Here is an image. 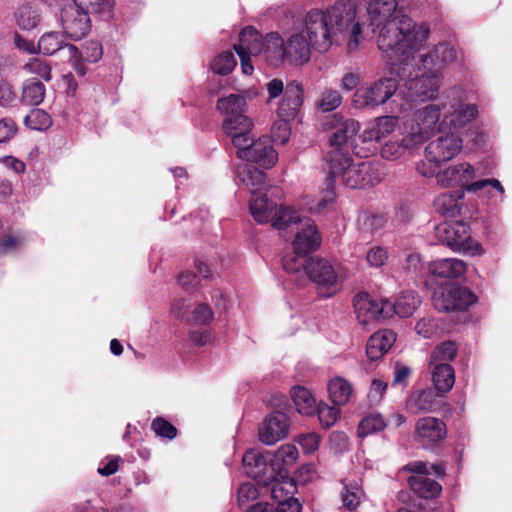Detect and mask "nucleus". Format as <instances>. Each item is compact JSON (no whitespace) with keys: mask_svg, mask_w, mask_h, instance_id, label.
I'll list each match as a JSON object with an SVG mask.
<instances>
[{"mask_svg":"<svg viewBox=\"0 0 512 512\" xmlns=\"http://www.w3.org/2000/svg\"><path fill=\"white\" fill-rule=\"evenodd\" d=\"M46 88L44 84L35 79L24 82L22 88L21 102L27 106H38L45 97Z\"/></svg>","mask_w":512,"mask_h":512,"instance_id":"42","label":"nucleus"},{"mask_svg":"<svg viewBox=\"0 0 512 512\" xmlns=\"http://www.w3.org/2000/svg\"><path fill=\"white\" fill-rule=\"evenodd\" d=\"M458 197L454 193H443L434 201L435 208L442 214L453 215L458 208Z\"/></svg>","mask_w":512,"mask_h":512,"instance_id":"55","label":"nucleus"},{"mask_svg":"<svg viewBox=\"0 0 512 512\" xmlns=\"http://www.w3.org/2000/svg\"><path fill=\"white\" fill-rule=\"evenodd\" d=\"M296 227L297 232L292 243L294 249L310 254L320 246L321 236L313 220L303 218Z\"/></svg>","mask_w":512,"mask_h":512,"instance_id":"21","label":"nucleus"},{"mask_svg":"<svg viewBox=\"0 0 512 512\" xmlns=\"http://www.w3.org/2000/svg\"><path fill=\"white\" fill-rule=\"evenodd\" d=\"M237 62L231 51H225L216 56L211 63V69L218 75H228L233 71Z\"/></svg>","mask_w":512,"mask_h":512,"instance_id":"49","label":"nucleus"},{"mask_svg":"<svg viewBox=\"0 0 512 512\" xmlns=\"http://www.w3.org/2000/svg\"><path fill=\"white\" fill-rule=\"evenodd\" d=\"M437 394L432 388L417 389L411 392L405 402L410 414L429 412L432 410Z\"/></svg>","mask_w":512,"mask_h":512,"instance_id":"27","label":"nucleus"},{"mask_svg":"<svg viewBox=\"0 0 512 512\" xmlns=\"http://www.w3.org/2000/svg\"><path fill=\"white\" fill-rule=\"evenodd\" d=\"M306 277L316 285L323 297H331L339 290L338 274L327 259L311 257L306 267Z\"/></svg>","mask_w":512,"mask_h":512,"instance_id":"12","label":"nucleus"},{"mask_svg":"<svg viewBox=\"0 0 512 512\" xmlns=\"http://www.w3.org/2000/svg\"><path fill=\"white\" fill-rule=\"evenodd\" d=\"M68 43L62 32L52 31L43 34L38 41V50L44 55H53L62 48H67Z\"/></svg>","mask_w":512,"mask_h":512,"instance_id":"43","label":"nucleus"},{"mask_svg":"<svg viewBox=\"0 0 512 512\" xmlns=\"http://www.w3.org/2000/svg\"><path fill=\"white\" fill-rule=\"evenodd\" d=\"M236 177L245 186L252 190L259 189V192H262L266 180V174L262 170L248 164H241L237 167Z\"/></svg>","mask_w":512,"mask_h":512,"instance_id":"36","label":"nucleus"},{"mask_svg":"<svg viewBox=\"0 0 512 512\" xmlns=\"http://www.w3.org/2000/svg\"><path fill=\"white\" fill-rule=\"evenodd\" d=\"M397 126V116L387 115L378 117L375 119V122L372 125H370L363 131V141L381 142L382 139L393 133L396 130Z\"/></svg>","mask_w":512,"mask_h":512,"instance_id":"26","label":"nucleus"},{"mask_svg":"<svg viewBox=\"0 0 512 512\" xmlns=\"http://www.w3.org/2000/svg\"><path fill=\"white\" fill-rule=\"evenodd\" d=\"M466 269V263L457 258L438 259L429 264V272L440 278H458Z\"/></svg>","mask_w":512,"mask_h":512,"instance_id":"28","label":"nucleus"},{"mask_svg":"<svg viewBox=\"0 0 512 512\" xmlns=\"http://www.w3.org/2000/svg\"><path fill=\"white\" fill-rule=\"evenodd\" d=\"M241 159L247 162H254L263 168L269 169L276 164L278 153L267 138H259L255 140L249 149L241 150Z\"/></svg>","mask_w":512,"mask_h":512,"instance_id":"19","label":"nucleus"},{"mask_svg":"<svg viewBox=\"0 0 512 512\" xmlns=\"http://www.w3.org/2000/svg\"><path fill=\"white\" fill-rule=\"evenodd\" d=\"M152 430L157 436L167 439H174L177 435V429L162 417H157L151 424Z\"/></svg>","mask_w":512,"mask_h":512,"instance_id":"60","label":"nucleus"},{"mask_svg":"<svg viewBox=\"0 0 512 512\" xmlns=\"http://www.w3.org/2000/svg\"><path fill=\"white\" fill-rule=\"evenodd\" d=\"M289 419L282 412H274L266 417L261 429L259 439L266 445H274L288 435Z\"/></svg>","mask_w":512,"mask_h":512,"instance_id":"18","label":"nucleus"},{"mask_svg":"<svg viewBox=\"0 0 512 512\" xmlns=\"http://www.w3.org/2000/svg\"><path fill=\"white\" fill-rule=\"evenodd\" d=\"M212 319L213 312L210 306L205 303H201L194 309V311L188 318V321L196 325H206Z\"/></svg>","mask_w":512,"mask_h":512,"instance_id":"62","label":"nucleus"},{"mask_svg":"<svg viewBox=\"0 0 512 512\" xmlns=\"http://www.w3.org/2000/svg\"><path fill=\"white\" fill-rule=\"evenodd\" d=\"M342 103V96L337 90L327 89L322 94L317 103L319 109L323 112H330L338 108Z\"/></svg>","mask_w":512,"mask_h":512,"instance_id":"54","label":"nucleus"},{"mask_svg":"<svg viewBox=\"0 0 512 512\" xmlns=\"http://www.w3.org/2000/svg\"><path fill=\"white\" fill-rule=\"evenodd\" d=\"M415 434L418 442L422 446L429 448L446 438L447 427L441 419L426 416L416 421Z\"/></svg>","mask_w":512,"mask_h":512,"instance_id":"17","label":"nucleus"},{"mask_svg":"<svg viewBox=\"0 0 512 512\" xmlns=\"http://www.w3.org/2000/svg\"><path fill=\"white\" fill-rule=\"evenodd\" d=\"M323 126L331 130L329 136L330 150L326 155L327 162L351 155L360 129L359 123L354 119H344L343 116L337 113L327 116L323 121Z\"/></svg>","mask_w":512,"mask_h":512,"instance_id":"5","label":"nucleus"},{"mask_svg":"<svg viewBox=\"0 0 512 512\" xmlns=\"http://www.w3.org/2000/svg\"><path fill=\"white\" fill-rule=\"evenodd\" d=\"M243 466L246 474L254 479L265 475L267 463L264 456L256 450H248L243 456Z\"/></svg>","mask_w":512,"mask_h":512,"instance_id":"39","label":"nucleus"},{"mask_svg":"<svg viewBox=\"0 0 512 512\" xmlns=\"http://www.w3.org/2000/svg\"><path fill=\"white\" fill-rule=\"evenodd\" d=\"M82 53V58L89 63L98 62L103 56V47L98 41H88L85 43Z\"/></svg>","mask_w":512,"mask_h":512,"instance_id":"63","label":"nucleus"},{"mask_svg":"<svg viewBox=\"0 0 512 512\" xmlns=\"http://www.w3.org/2000/svg\"><path fill=\"white\" fill-rule=\"evenodd\" d=\"M312 43L303 32H295L286 41L287 59L296 64L310 60Z\"/></svg>","mask_w":512,"mask_h":512,"instance_id":"24","label":"nucleus"},{"mask_svg":"<svg viewBox=\"0 0 512 512\" xmlns=\"http://www.w3.org/2000/svg\"><path fill=\"white\" fill-rule=\"evenodd\" d=\"M291 397L296 410L303 415H313L316 410V400L311 392L304 387H294L291 391Z\"/></svg>","mask_w":512,"mask_h":512,"instance_id":"40","label":"nucleus"},{"mask_svg":"<svg viewBox=\"0 0 512 512\" xmlns=\"http://www.w3.org/2000/svg\"><path fill=\"white\" fill-rule=\"evenodd\" d=\"M388 258V251L378 245L371 247L366 255L367 263L372 268H381L387 263Z\"/></svg>","mask_w":512,"mask_h":512,"instance_id":"58","label":"nucleus"},{"mask_svg":"<svg viewBox=\"0 0 512 512\" xmlns=\"http://www.w3.org/2000/svg\"><path fill=\"white\" fill-rule=\"evenodd\" d=\"M263 49L267 58L273 63L287 59L286 42L277 32H271L266 35Z\"/></svg>","mask_w":512,"mask_h":512,"instance_id":"38","label":"nucleus"},{"mask_svg":"<svg viewBox=\"0 0 512 512\" xmlns=\"http://www.w3.org/2000/svg\"><path fill=\"white\" fill-rule=\"evenodd\" d=\"M367 20L376 33L377 46L391 60L406 62L428 39L430 29L426 24L416 25L406 15H396V0H364Z\"/></svg>","mask_w":512,"mask_h":512,"instance_id":"1","label":"nucleus"},{"mask_svg":"<svg viewBox=\"0 0 512 512\" xmlns=\"http://www.w3.org/2000/svg\"><path fill=\"white\" fill-rule=\"evenodd\" d=\"M419 146L418 142L410 135H407L401 139H391L387 141L381 148V156L389 161H394L405 155L406 152H412Z\"/></svg>","mask_w":512,"mask_h":512,"instance_id":"29","label":"nucleus"},{"mask_svg":"<svg viewBox=\"0 0 512 512\" xmlns=\"http://www.w3.org/2000/svg\"><path fill=\"white\" fill-rule=\"evenodd\" d=\"M315 412H317L319 421L324 428L332 427L336 423L339 415L338 408L329 406L326 403H319L316 406Z\"/></svg>","mask_w":512,"mask_h":512,"instance_id":"53","label":"nucleus"},{"mask_svg":"<svg viewBox=\"0 0 512 512\" xmlns=\"http://www.w3.org/2000/svg\"><path fill=\"white\" fill-rule=\"evenodd\" d=\"M384 417L379 413H372L364 417L358 426V435L365 437L383 430L387 426Z\"/></svg>","mask_w":512,"mask_h":512,"instance_id":"47","label":"nucleus"},{"mask_svg":"<svg viewBox=\"0 0 512 512\" xmlns=\"http://www.w3.org/2000/svg\"><path fill=\"white\" fill-rule=\"evenodd\" d=\"M304 32L312 47L319 52H326L333 43V28L326 12L319 9L310 10L303 21Z\"/></svg>","mask_w":512,"mask_h":512,"instance_id":"10","label":"nucleus"},{"mask_svg":"<svg viewBox=\"0 0 512 512\" xmlns=\"http://www.w3.org/2000/svg\"><path fill=\"white\" fill-rule=\"evenodd\" d=\"M303 103L302 86L296 82H290L286 85L284 97L278 108L280 118L294 119Z\"/></svg>","mask_w":512,"mask_h":512,"instance_id":"23","label":"nucleus"},{"mask_svg":"<svg viewBox=\"0 0 512 512\" xmlns=\"http://www.w3.org/2000/svg\"><path fill=\"white\" fill-rule=\"evenodd\" d=\"M15 21L20 29L32 30L39 25L41 14L36 7L23 5L16 11Z\"/></svg>","mask_w":512,"mask_h":512,"instance_id":"44","label":"nucleus"},{"mask_svg":"<svg viewBox=\"0 0 512 512\" xmlns=\"http://www.w3.org/2000/svg\"><path fill=\"white\" fill-rule=\"evenodd\" d=\"M457 355V346L453 341H445L435 347L430 356V365L449 364Z\"/></svg>","mask_w":512,"mask_h":512,"instance_id":"46","label":"nucleus"},{"mask_svg":"<svg viewBox=\"0 0 512 512\" xmlns=\"http://www.w3.org/2000/svg\"><path fill=\"white\" fill-rule=\"evenodd\" d=\"M291 119L280 118L275 121L271 128V139L275 143L284 144L290 137L289 121Z\"/></svg>","mask_w":512,"mask_h":512,"instance_id":"56","label":"nucleus"},{"mask_svg":"<svg viewBox=\"0 0 512 512\" xmlns=\"http://www.w3.org/2000/svg\"><path fill=\"white\" fill-rule=\"evenodd\" d=\"M396 334L389 329H383L370 336L366 345V354L372 361L379 360L392 347Z\"/></svg>","mask_w":512,"mask_h":512,"instance_id":"25","label":"nucleus"},{"mask_svg":"<svg viewBox=\"0 0 512 512\" xmlns=\"http://www.w3.org/2000/svg\"><path fill=\"white\" fill-rule=\"evenodd\" d=\"M330 399L335 405H345L348 403L352 393V385L344 378L336 377L330 380L328 384Z\"/></svg>","mask_w":512,"mask_h":512,"instance_id":"41","label":"nucleus"},{"mask_svg":"<svg viewBox=\"0 0 512 512\" xmlns=\"http://www.w3.org/2000/svg\"><path fill=\"white\" fill-rule=\"evenodd\" d=\"M388 388L387 381L381 378H374L371 381L369 391H368V400L371 405H377L381 402L386 390Z\"/></svg>","mask_w":512,"mask_h":512,"instance_id":"59","label":"nucleus"},{"mask_svg":"<svg viewBox=\"0 0 512 512\" xmlns=\"http://www.w3.org/2000/svg\"><path fill=\"white\" fill-rule=\"evenodd\" d=\"M463 140L456 132H449L428 143L425 158L430 163L441 164L456 157L462 149Z\"/></svg>","mask_w":512,"mask_h":512,"instance_id":"14","label":"nucleus"},{"mask_svg":"<svg viewBox=\"0 0 512 512\" xmlns=\"http://www.w3.org/2000/svg\"><path fill=\"white\" fill-rule=\"evenodd\" d=\"M295 492L296 485L293 479L277 480L271 487V496L276 503L294 498Z\"/></svg>","mask_w":512,"mask_h":512,"instance_id":"48","label":"nucleus"},{"mask_svg":"<svg viewBox=\"0 0 512 512\" xmlns=\"http://www.w3.org/2000/svg\"><path fill=\"white\" fill-rule=\"evenodd\" d=\"M253 122L249 117L238 118V124L233 125L231 120L223 121L224 132L232 138V144L237 148V156L241 159V150L249 149L255 142L249 136Z\"/></svg>","mask_w":512,"mask_h":512,"instance_id":"20","label":"nucleus"},{"mask_svg":"<svg viewBox=\"0 0 512 512\" xmlns=\"http://www.w3.org/2000/svg\"><path fill=\"white\" fill-rule=\"evenodd\" d=\"M24 69L31 73L36 74L45 81L51 80V66L50 64L41 58H32L25 65Z\"/></svg>","mask_w":512,"mask_h":512,"instance_id":"52","label":"nucleus"},{"mask_svg":"<svg viewBox=\"0 0 512 512\" xmlns=\"http://www.w3.org/2000/svg\"><path fill=\"white\" fill-rule=\"evenodd\" d=\"M26 126L34 130H44L51 125L50 116L41 109H33L24 119Z\"/></svg>","mask_w":512,"mask_h":512,"instance_id":"51","label":"nucleus"},{"mask_svg":"<svg viewBox=\"0 0 512 512\" xmlns=\"http://www.w3.org/2000/svg\"><path fill=\"white\" fill-rule=\"evenodd\" d=\"M251 193L249 210L252 217L260 224L269 223L276 205L268 200L266 193L259 192V189L251 190Z\"/></svg>","mask_w":512,"mask_h":512,"instance_id":"30","label":"nucleus"},{"mask_svg":"<svg viewBox=\"0 0 512 512\" xmlns=\"http://www.w3.org/2000/svg\"><path fill=\"white\" fill-rule=\"evenodd\" d=\"M236 52L258 55L263 50L260 33L252 26L243 28L239 34V43L234 45Z\"/></svg>","mask_w":512,"mask_h":512,"instance_id":"33","label":"nucleus"},{"mask_svg":"<svg viewBox=\"0 0 512 512\" xmlns=\"http://www.w3.org/2000/svg\"><path fill=\"white\" fill-rule=\"evenodd\" d=\"M420 304L421 298L416 292L403 291L392 304V312H395L399 317L407 318L413 315Z\"/></svg>","mask_w":512,"mask_h":512,"instance_id":"37","label":"nucleus"},{"mask_svg":"<svg viewBox=\"0 0 512 512\" xmlns=\"http://www.w3.org/2000/svg\"><path fill=\"white\" fill-rule=\"evenodd\" d=\"M476 300V296L468 288L454 284L437 287L432 297L434 308L439 312L466 311Z\"/></svg>","mask_w":512,"mask_h":512,"instance_id":"9","label":"nucleus"},{"mask_svg":"<svg viewBox=\"0 0 512 512\" xmlns=\"http://www.w3.org/2000/svg\"><path fill=\"white\" fill-rule=\"evenodd\" d=\"M398 81L394 78H382L369 86L359 88L354 95V103L358 107L375 108L385 104L394 96L391 111L398 114H408L413 109L412 102L401 93L396 94Z\"/></svg>","mask_w":512,"mask_h":512,"instance_id":"4","label":"nucleus"},{"mask_svg":"<svg viewBox=\"0 0 512 512\" xmlns=\"http://www.w3.org/2000/svg\"><path fill=\"white\" fill-rule=\"evenodd\" d=\"M302 219L297 211L291 207L281 205L275 206L270 222L275 229L284 231L298 225Z\"/></svg>","mask_w":512,"mask_h":512,"instance_id":"35","label":"nucleus"},{"mask_svg":"<svg viewBox=\"0 0 512 512\" xmlns=\"http://www.w3.org/2000/svg\"><path fill=\"white\" fill-rule=\"evenodd\" d=\"M411 472L413 475L407 478V482L412 491L421 498H435L441 492V485L435 480L428 477L427 463L422 461H414L405 465L399 473L401 475Z\"/></svg>","mask_w":512,"mask_h":512,"instance_id":"13","label":"nucleus"},{"mask_svg":"<svg viewBox=\"0 0 512 512\" xmlns=\"http://www.w3.org/2000/svg\"><path fill=\"white\" fill-rule=\"evenodd\" d=\"M354 308L359 322L368 324L372 320L385 319L392 314V303L377 300L367 293L358 294L354 299Z\"/></svg>","mask_w":512,"mask_h":512,"instance_id":"16","label":"nucleus"},{"mask_svg":"<svg viewBox=\"0 0 512 512\" xmlns=\"http://www.w3.org/2000/svg\"><path fill=\"white\" fill-rule=\"evenodd\" d=\"M474 176V167L470 163L463 162L439 171L436 182L441 187L465 186L468 192H477L487 186L493 187L501 194L505 192L499 180L492 178L471 182Z\"/></svg>","mask_w":512,"mask_h":512,"instance_id":"7","label":"nucleus"},{"mask_svg":"<svg viewBox=\"0 0 512 512\" xmlns=\"http://www.w3.org/2000/svg\"><path fill=\"white\" fill-rule=\"evenodd\" d=\"M434 389L441 394L449 392L455 382L454 369L450 364L430 365Z\"/></svg>","mask_w":512,"mask_h":512,"instance_id":"34","label":"nucleus"},{"mask_svg":"<svg viewBox=\"0 0 512 512\" xmlns=\"http://www.w3.org/2000/svg\"><path fill=\"white\" fill-rule=\"evenodd\" d=\"M363 496L364 492L357 484L345 486V490L341 494L343 505L349 511L357 508Z\"/></svg>","mask_w":512,"mask_h":512,"instance_id":"50","label":"nucleus"},{"mask_svg":"<svg viewBox=\"0 0 512 512\" xmlns=\"http://www.w3.org/2000/svg\"><path fill=\"white\" fill-rule=\"evenodd\" d=\"M435 237L455 252H464L471 256L483 253L480 243L472 239L469 226L463 221L440 223L435 227Z\"/></svg>","mask_w":512,"mask_h":512,"instance_id":"8","label":"nucleus"},{"mask_svg":"<svg viewBox=\"0 0 512 512\" xmlns=\"http://www.w3.org/2000/svg\"><path fill=\"white\" fill-rule=\"evenodd\" d=\"M297 442L304 453L311 454L315 452L320 444V436L314 432L301 434L297 437Z\"/></svg>","mask_w":512,"mask_h":512,"instance_id":"64","label":"nucleus"},{"mask_svg":"<svg viewBox=\"0 0 512 512\" xmlns=\"http://www.w3.org/2000/svg\"><path fill=\"white\" fill-rule=\"evenodd\" d=\"M60 20L65 35L74 41L85 37L91 28L88 12L73 1L61 9Z\"/></svg>","mask_w":512,"mask_h":512,"instance_id":"15","label":"nucleus"},{"mask_svg":"<svg viewBox=\"0 0 512 512\" xmlns=\"http://www.w3.org/2000/svg\"><path fill=\"white\" fill-rule=\"evenodd\" d=\"M329 179L341 181L352 189H362L380 183L385 176L384 166L378 161L354 163L352 155L327 162Z\"/></svg>","mask_w":512,"mask_h":512,"instance_id":"3","label":"nucleus"},{"mask_svg":"<svg viewBox=\"0 0 512 512\" xmlns=\"http://www.w3.org/2000/svg\"><path fill=\"white\" fill-rule=\"evenodd\" d=\"M441 108L436 104H428L414 112L412 123L409 127V133L419 145L427 141L442 126Z\"/></svg>","mask_w":512,"mask_h":512,"instance_id":"11","label":"nucleus"},{"mask_svg":"<svg viewBox=\"0 0 512 512\" xmlns=\"http://www.w3.org/2000/svg\"><path fill=\"white\" fill-rule=\"evenodd\" d=\"M386 219L382 215L366 214L360 219L363 231L375 235L385 225Z\"/></svg>","mask_w":512,"mask_h":512,"instance_id":"57","label":"nucleus"},{"mask_svg":"<svg viewBox=\"0 0 512 512\" xmlns=\"http://www.w3.org/2000/svg\"><path fill=\"white\" fill-rule=\"evenodd\" d=\"M456 58L457 50L447 42L439 43L421 55L420 65L405 82L409 97L419 101L435 99L442 84L441 70Z\"/></svg>","mask_w":512,"mask_h":512,"instance_id":"2","label":"nucleus"},{"mask_svg":"<svg viewBox=\"0 0 512 512\" xmlns=\"http://www.w3.org/2000/svg\"><path fill=\"white\" fill-rule=\"evenodd\" d=\"M311 257L308 253L293 248L292 252L282 258V265L287 273L295 276L296 281H301L306 277V267Z\"/></svg>","mask_w":512,"mask_h":512,"instance_id":"31","label":"nucleus"},{"mask_svg":"<svg viewBox=\"0 0 512 512\" xmlns=\"http://www.w3.org/2000/svg\"><path fill=\"white\" fill-rule=\"evenodd\" d=\"M86 12L109 18L114 7V0H72Z\"/></svg>","mask_w":512,"mask_h":512,"instance_id":"45","label":"nucleus"},{"mask_svg":"<svg viewBox=\"0 0 512 512\" xmlns=\"http://www.w3.org/2000/svg\"><path fill=\"white\" fill-rule=\"evenodd\" d=\"M246 99L238 94H231L222 97L217 101V109L222 114H226L225 120H231L233 125L238 124V118L247 117L245 115Z\"/></svg>","mask_w":512,"mask_h":512,"instance_id":"32","label":"nucleus"},{"mask_svg":"<svg viewBox=\"0 0 512 512\" xmlns=\"http://www.w3.org/2000/svg\"><path fill=\"white\" fill-rule=\"evenodd\" d=\"M477 115L476 105L464 102L453 103L450 105V110L445 114L442 124L450 129L460 130L471 123Z\"/></svg>","mask_w":512,"mask_h":512,"instance_id":"22","label":"nucleus"},{"mask_svg":"<svg viewBox=\"0 0 512 512\" xmlns=\"http://www.w3.org/2000/svg\"><path fill=\"white\" fill-rule=\"evenodd\" d=\"M325 12L331 22L333 34L335 35L336 32L347 34L349 50L356 49L362 40V25L356 20V3L353 0H338Z\"/></svg>","mask_w":512,"mask_h":512,"instance_id":"6","label":"nucleus"},{"mask_svg":"<svg viewBox=\"0 0 512 512\" xmlns=\"http://www.w3.org/2000/svg\"><path fill=\"white\" fill-rule=\"evenodd\" d=\"M298 455V449L295 445L284 444L276 451L275 459L276 461L281 462L284 466H290L296 462Z\"/></svg>","mask_w":512,"mask_h":512,"instance_id":"61","label":"nucleus"}]
</instances>
